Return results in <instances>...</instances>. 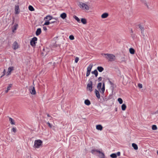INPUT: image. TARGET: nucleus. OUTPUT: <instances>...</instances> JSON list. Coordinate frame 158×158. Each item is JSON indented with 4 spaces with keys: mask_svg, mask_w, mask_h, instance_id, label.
I'll return each mask as SVG.
<instances>
[{
    "mask_svg": "<svg viewBox=\"0 0 158 158\" xmlns=\"http://www.w3.org/2000/svg\"><path fill=\"white\" fill-rule=\"evenodd\" d=\"M87 89L90 92L92 90V82L90 81V82L87 84Z\"/></svg>",
    "mask_w": 158,
    "mask_h": 158,
    "instance_id": "0eeeda50",
    "label": "nucleus"
},
{
    "mask_svg": "<svg viewBox=\"0 0 158 158\" xmlns=\"http://www.w3.org/2000/svg\"><path fill=\"white\" fill-rule=\"evenodd\" d=\"M84 102L85 104L87 106H89L90 104V102L88 99L85 100Z\"/></svg>",
    "mask_w": 158,
    "mask_h": 158,
    "instance_id": "4be33fe9",
    "label": "nucleus"
},
{
    "mask_svg": "<svg viewBox=\"0 0 158 158\" xmlns=\"http://www.w3.org/2000/svg\"><path fill=\"white\" fill-rule=\"evenodd\" d=\"M19 48L18 43L16 41L14 42L12 45V48L14 50H16Z\"/></svg>",
    "mask_w": 158,
    "mask_h": 158,
    "instance_id": "1a4fd4ad",
    "label": "nucleus"
},
{
    "mask_svg": "<svg viewBox=\"0 0 158 158\" xmlns=\"http://www.w3.org/2000/svg\"><path fill=\"white\" fill-rule=\"evenodd\" d=\"M67 16L66 14L65 13H63L60 15V17L63 19H65Z\"/></svg>",
    "mask_w": 158,
    "mask_h": 158,
    "instance_id": "a211bd4d",
    "label": "nucleus"
},
{
    "mask_svg": "<svg viewBox=\"0 0 158 158\" xmlns=\"http://www.w3.org/2000/svg\"><path fill=\"white\" fill-rule=\"evenodd\" d=\"M43 29L44 31H46L47 30V28L46 27H43Z\"/></svg>",
    "mask_w": 158,
    "mask_h": 158,
    "instance_id": "49530a36",
    "label": "nucleus"
},
{
    "mask_svg": "<svg viewBox=\"0 0 158 158\" xmlns=\"http://www.w3.org/2000/svg\"><path fill=\"white\" fill-rule=\"evenodd\" d=\"M69 38L70 40H73L74 39V37L73 35H70L69 36Z\"/></svg>",
    "mask_w": 158,
    "mask_h": 158,
    "instance_id": "4c0bfd02",
    "label": "nucleus"
},
{
    "mask_svg": "<svg viewBox=\"0 0 158 158\" xmlns=\"http://www.w3.org/2000/svg\"><path fill=\"white\" fill-rule=\"evenodd\" d=\"M105 90V84L104 83H103L102 85V88H101V89L99 90L100 91V92L102 93L103 94L104 93Z\"/></svg>",
    "mask_w": 158,
    "mask_h": 158,
    "instance_id": "f8f14e48",
    "label": "nucleus"
},
{
    "mask_svg": "<svg viewBox=\"0 0 158 158\" xmlns=\"http://www.w3.org/2000/svg\"><path fill=\"white\" fill-rule=\"evenodd\" d=\"M118 101L119 102V103L120 104H122L123 103V100L120 98H118Z\"/></svg>",
    "mask_w": 158,
    "mask_h": 158,
    "instance_id": "473e14b6",
    "label": "nucleus"
},
{
    "mask_svg": "<svg viewBox=\"0 0 158 158\" xmlns=\"http://www.w3.org/2000/svg\"><path fill=\"white\" fill-rule=\"evenodd\" d=\"M139 28H140V30H141V31H142V33H143V31L144 30V28L142 26H141V25H139Z\"/></svg>",
    "mask_w": 158,
    "mask_h": 158,
    "instance_id": "c9c22d12",
    "label": "nucleus"
},
{
    "mask_svg": "<svg viewBox=\"0 0 158 158\" xmlns=\"http://www.w3.org/2000/svg\"><path fill=\"white\" fill-rule=\"evenodd\" d=\"M156 113H158V110L156 111Z\"/></svg>",
    "mask_w": 158,
    "mask_h": 158,
    "instance_id": "6e6d98bb",
    "label": "nucleus"
},
{
    "mask_svg": "<svg viewBox=\"0 0 158 158\" xmlns=\"http://www.w3.org/2000/svg\"><path fill=\"white\" fill-rule=\"evenodd\" d=\"M29 91L31 94L35 95L36 94V91L34 86H31L29 88Z\"/></svg>",
    "mask_w": 158,
    "mask_h": 158,
    "instance_id": "423d86ee",
    "label": "nucleus"
},
{
    "mask_svg": "<svg viewBox=\"0 0 158 158\" xmlns=\"http://www.w3.org/2000/svg\"><path fill=\"white\" fill-rule=\"evenodd\" d=\"M90 72L87 71L86 74V76L88 77L90 74Z\"/></svg>",
    "mask_w": 158,
    "mask_h": 158,
    "instance_id": "37998d69",
    "label": "nucleus"
},
{
    "mask_svg": "<svg viewBox=\"0 0 158 158\" xmlns=\"http://www.w3.org/2000/svg\"><path fill=\"white\" fill-rule=\"evenodd\" d=\"M79 60V58L78 57H76L75 59V62L76 63H77Z\"/></svg>",
    "mask_w": 158,
    "mask_h": 158,
    "instance_id": "ea45409f",
    "label": "nucleus"
},
{
    "mask_svg": "<svg viewBox=\"0 0 158 158\" xmlns=\"http://www.w3.org/2000/svg\"><path fill=\"white\" fill-rule=\"evenodd\" d=\"M129 51L130 53L132 54H134L135 53V50L133 48H130L129 49Z\"/></svg>",
    "mask_w": 158,
    "mask_h": 158,
    "instance_id": "cd10ccee",
    "label": "nucleus"
},
{
    "mask_svg": "<svg viewBox=\"0 0 158 158\" xmlns=\"http://www.w3.org/2000/svg\"><path fill=\"white\" fill-rule=\"evenodd\" d=\"M126 105L124 104H122V105L121 106L122 110H126Z\"/></svg>",
    "mask_w": 158,
    "mask_h": 158,
    "instance_id": "a878e982",
    "label": "nucleus"
},
{
    "mask_svg": "<svg viewBox=\"0 0 158 158\" xmlns=\"http://www.w3.org/2000/svg\"><path fill=\"white\" fill-rule=\"evenodd\" d=\"M37 40V38L35 37H34L32 38L30 41L31 45L33 47H35V44L37 43L36 41Z\"/></svg>",
    "mask_w": 158,
    "mask_h": 158,
    "instance_id": "39448f33",
    "label": "nucleus"
},
{
    "mask_svg": "<svg viewBox=\"0 0 158 158\" xmlns=\"http://www.w3.org/2000/svg\"><path fill=\"white\" fill-rule=\"evenodd\" d=\"M14 23V21H13V22L12 23V24H13Z\"/></svg>",
    "mask_w": 158,
    "mask_h": 158,
    "instance_id": "4d7b16f0",
    "label": "nucleus"
},
{
    "mask_svg": "<svg viewBox=\"0 0 158 158\" xmlns=\"http://www.w3.org/2000/svg\"><path fill=\"white\" fill-rule=\"evenodd\" d=\"M28 9L29 10L31 11H33L35 10V9L31 5L29 6H28Z\"/></svg>",
    "mask_w": 158,
    "mask_h": 158,
    "instance_id": "c85d7f7f",
    "label": "nucleus"
},
{
    "mask_svg": "<svg viewBox=\"0 0 158 158\" xmlns=\"http://www.w3.org/2000/svg\"><path fill=\"white\" fill-rule=\"evenodd\" d=\"M53 19V17L52 16L50 15H47L44 19H46L48 20V21L50 20H51Z\"/></svg>",
    "mask_w": 158,
    "mask_h": 158,
    "instance_id": "2eb2a0df",
    "label": "nucleus"
},
{
    "mask_svg": "<svg viewBox=\"0 0 158 158\" xmlns=\"http://www.w3.org/2000/svg\"><path fill=\"white\" fill-rule=\"evenodd\" d=\"M102 55H104V57L109 61H112L114 60L115 59V56L112 54H102Z\"/></svg>",
    "mask_w": 158,
    "mask_h": 158,
    "instance_id": "f257e3e1",
    "label": "nucleus"
},
{
    "mask_svg": "<svg viewBox=\"0 0 158 158\" xmlns=\"http://www.w3.org/2000/svg\"><path fill=\"white\" fill-rule=\"evenodd\" d=\"M108 16L109 14L108 13H104L101 15V17L102 19H105Z\"/></svg>",
    "mask_w": 158,
    "mask_h": 158,
    "instance_id": "ddd939ff",
    "label": "nucleus"
},
{
    "mask_svg": "<svg viewBox=\"0 0 158 158\" xmlns=\"http://www.w3.org/2000/svg\"><path fill=\"white\" fill-rule=\"evenodd\" d=\"M76 20L78 23H80V19L77 16H74L73 17Z\"/></svg>",
    "mask_w": 158,
    "mask_h": 158,
    "instance_id": "7c9ffc66",
    "label": "nucleus"
},
{
    "mask_svg": "<svg viewBox=\"0 0 158 158\" xmlns=\"http://www.w3.org/2000/svg\"><path fill=\"white\" fill-rule=\"evenodd\" d=\"M132 147L135 150H137L138 149L137 145L135 143H133L132 144Z\"/></svg>",
    "mask_w": 158,
    "mask_h": 158,
    "instance_id": "5701e85b",
    "label": "nucleus"
},
{
    "mask_svg": "<svg viewBox=\"0 0 158 158\" xmlns=\"http://www.w3.org/2000/svg\"><path fill=\"white\" fill-rule=\"evenodd\" d=\"M50 24V22L49 21H46L45 23H44L43 25H47Z\"/></svg>",
    "mask_w": 158,
    "mask_h": 158,
    "instance_id": "72a5a7b5",
    "label": "nucleus"
},
{
    "mask_svg": "<svg viewBox=\"0 0 158 158\" xmlns=\"http://www.w3.org/2000/svg\"><path fill=\"white\" fill-rule=\"evenodd\" d=\"M81 23L84 24L86 23V21L85 19L84 18H82L81 19Z\"/></svg>",
    "mask_w": 158,
    "mask_h": 158,
    "instance_id": "bb28decb",
    "label": "nucleus"
},
{
    "mask_svg": "<svg viewBox=\"0 0 158 158\" xmlns=\"http://www.w3.org/2000/svg\"><path fill=\"white\" fill-rule=\"evenodd\" d=\"M92 73L94 74L96 77H97L98 75V72L97 70H95L94 71H92Z\"/></svg>",
    "mask_w": 158,
    "mask_h": 158,
    "instance_id": "393cba45",
    "label": "nucleus"
},
{
    "mask_svg": "<svg viewBox=\"0 0 158 158\" xmlns=\"http://www.w3.org/2000/svg\"><path fill=\"white\" fill-rule=\"evenodd\" d=\"M91 152L92 154L96 155H97V153H99L98 156L100 158H105V156L104 153L100 150L94 149L91 150Z\"/></svg>",
    "mask_w": 158,
    "mask_h": 158,
    "instance_id": "f03ea898",
    "label": "nucleus"
},
{
    "mask_svg": "<svg viewBox=\"0 0 158 158\" xmlns=\"http://www.w3.org/2000/svg\"><path fill=\"white\" fill-rule=\"evenodd\" d=\"M152 129L153 130H156L157 129V127L156 125H153L152 127Z\"/></svg>",
    "mask_w": 158,
    "mask_h": 158,
    "instance_id": "f704fd0d",
    "label": "nucleus"
},
{
    "mask_svg": "<svg viewBox=\"0 0 158 158\" xmlns=\"http://www.w3.org/2000/svg\"><path fill=\"white\" fill-rule=\"evenodd\" d=\"M78 5L79 7L82 10H89V6L85 3L80 2H79Z\"/></svg>",
    "mask_w": 158,
    "mask_h": 158,
    "instance_id": "7ed1b4c3",
    "label": "nucleus"
},
{
    "mask_svg": "<svg viewBox=\"0 0 158 158\" xmlns=\"http://www.w3.org/2000/svg\"><path fill=\"white\" fill-rule=\"evenodd\" d=\"M138 86L139 87V88L140 89L142 88V85L141 84H138Z\"/></svg>",
    "mask_w": 158,
    "mask_h": 158,
    "instance_id": "a19ab883",
    "label": "nucleus"
},
{
    "mask_svg": "<svg viewBox=\"0 0 158 158\" xmlns=\"http://www.w3.org/2000/svg\"><path fill=\"white\" fill-rule=\"evenodd\" d=\"M41 32V29L40 28H38L36 31V35L37 36L40 35Z\"/></svg>",
    "mask_w": 158,
    "mask_h": 158,
    "instance_id": "dca6fc26",
    "label": "nucleus"
},
{
    "mask_svg": "<svg viewBox=\"0 0 158 158\" xmlns=\"http://www.w3.org/2000/svg\"><path fill=\"white\" fill-rule=\"evenodd\" d=\"M9 121L10 122V123L12 125H14L15 124V123L14 122V120L12 119L11 118L9 117Z\"/></svg>",
    "mask_w": 158,
    "mask_h": 158,
    "instance_id": "aec40b11",
    "label": "nucleus"
},
{
    "mask_svg": "<svg viewBox=\"0 0 158 158\" xmlns=\"http://www.w3.org/2000/svg\"><path fill=\"white\" fill-rule=\"evenodd\" d=\"M12 85L11 84H10L7 87V89L8 90H9L10 89V88L12 86Z\"/></svg>",
    "mask_w": 158,
    "mask_h": 158,
    "instance_id": "58836bf2",
    "label": "nucleus"
},
{
    "mask_svg": "<svg viewBox=\"0 0 158 158\" xmlns=\"http://www.w3.org/2000/svg\"><path fill=\"white\" fill-rule=\"evenodd\" d=\"M102 77H100L98 78V81H101L102 80Z\"/></svg>",
    "mask_w": 158,
    "mask_h": 158,
    "instance_id": "a18cd8bd",
    "label": "nucleus"
},
{
    "mask_svg": "<svg viewBox=\"0 0 158 158\" xmlns=\"http://www.w3.org/2000/svg\"><path fill=\"white\" fill-rule=\"evenodd\" d=\"M116 155H117V156H119L120 155V152H118L116 153Z\"/></svg>",
    "mask_w": 158,
    "mask_h": 158,
    "instance_id": "c03bdc74",
    "label": "nucleus"
},
{
    "mask_svg": "<svg viewBox=\"0 0 158 158\" xmlns=\"http://www.w3.org/2000/svg\"><path fill=\"white\" fill-rule=\"evenodd\" d=\"M14 70V67H10L8 68V71L6 74V76L10 75L11 74V72Z\"/></svg>",
    "mask_w": 158,
    "mask_h": 158,
    "instance_id": "6e6552de",
    "label": "nucleus"
},
{
    "mask_svg": "<svg viewBox=\"0 0 158 158\" xmlns=\"http://www.w3.org/2000/svg\"><path fill=\"white\" fill-rule=\"evenodd\" d=\"M96 129L98 130L101 131L102 129V127L101 125H98L96 126Z\"/></svg>",
    "mask_w": 158,
    "mask_h": 158,
    "instance_id": "f3484780",
    "label": "nucleus"
},
{
    "mask_svg": "<svg viewBox=\"0 0 158 158\" xmlns=\"http://www.w3.org/2000/svg\"><path fill=\"white\" fill-rule=\"evenodd\" d=\"M11 131L13 132L14 133H15L16 132V128L13 127L11 130Z\"/></svg>",
    "mask_w": 158,
    "mask_h": 158,
    "instance_id": "e433bc0d",
    "label": "nucleus"
},
{
    "mask_svg": "<svg viewBox=\"0 0 158 158\" xmlns=\"http://www.w3.org/2000/svg\"><path fill=\"white\" fill-rule=\"evenodd\" d=\"M6 70L5 69H4L3 70V74L1 76V77H2L3 76L6 74Z\"/></svg>",
    "mask_w": 158,
    "mask_h": 158,
    "instance_id": "79ce46f5",
    "label": "nucleus"
},
{
    "mask_svg": "<svg viewBox=\"0 0 158 158\" xmlns=\"http://www.w3.org/2000/svg\"><path fill=\"white\" fill-rule=\"evenodd\" d=\"M42 141L40 139L36 140L34 142V147L35 148H38L41 145Z\"/></svg>",
    "mask_w": 158,
    "mask_h": 158,
    "instance_id": "20e7f679",
    "label": "nucleus"
},
{
    "mask_svg": "<svg viewBox=\"0 0 158 158\" xmlns=\"http://www.w3.org/2000/svg\"><path fill=\"white\" fill-rule=\"evenodd\" d=\"M47 116L48 117H51L50 115L48 114H47Z\"/></svg>",
    "mask_w": 158,
    "mask_h": 158,
    "instance_id": "864d4df0",
    "label": "nucleus"
},
{
    "mask_svg": "<svg viewBox=\"0 0 158 158\" xmlns=\"http://www.w3.org/2000/svg\"><path fill=\"white\" fill-rule=\"evenodd\" d=\"M110 83V84L111 85H112L113 84V83H112V82L110 81H109Z\"/></svg>",
    "mask_w": 158,
    "mask_h": 158,
    "instance_id": "3c124183",
    "label": "nucleus"
},
{
    "mask_svg": "<svg viewBox=\"0 0 158 158\" xmlns=\"http://www.w3.org/2000/svg\"><path fill=\"white\" fill-rule=\"evenodd\" d=\"M97 69L100 72H102L103 70V68L101 66H98L97 68Z\"/></svg>",
    "mask_w": 158,
    "mask_h": 158,
    "instance_id": "412c9836",
    "label": "nucleus"
},
{
    "mask_svg": "<svg viewBox=\"0 0 158 158\" xmlns=\"http://www.w3.org/2000/svg\"><path fill=\"white\" fill-rule=\"evenodd\" d=\"M19 6L18 5H15V14H18L19 13Z\"/></svg>",
    "mask_w": 158,
    "mask_h": 158,
    "instance_id": "9b49d317",
    "label": "nucleus"
},
{
    "mask_svg": "<svg viewBox=\"0 0 158 158\" xmlns=\"http://www.w3.org/2000/svg\"><path fill=\"white\" fill-rule=\"evenodd\" d=\"M55 21H53V22H50V24L51 23H55Z\"/></svg>",
    "mask_w": 158,
    "mask_h": 158,
    "instance_id": "603ef678",
    "label": "nucleus"
},
{
    "mask_svg": "<svg viewBox=\"0 0 158 158\" xmlns=\"http://www.w3.org/2000/svg\"><path fill=\"white\" fill-rule=\"evenodd\" d=\"M18 24L17 23H15L14 25L12 28V32H14L16 30L18 27Z\"/></svg>",
    "mask_w": 158,
    "mask_h": 158,
    "instance_id": "9d476101",
    "label": "nucleus"
},
{
    "mask_svg": "<svg viewBox=\"0 0 158 158\" xmlns=\"http://www.w3.org/2000/svg\"><path fill=\"white\" fill-rule=\"evenodd\" d=\"M92 67L93 65L92 64H89L87 68V71L90 72Z\"/></svg>",
    "mask_w": 158,
    "mask_h": 158,
    "instance_id": "6ab92c4d",
    "label": "nucleus"
},
{
    "mask_svg": "<svg viewBox=\"0 0 158 158\" xmlns=\"http://www.w3.org/2000/svg\"><path fill=\"white\" fill-rule=\"evenodd\" d=\"M157 155H158V150L157 151Z\"/></svg>",
    "mask_w": 158,
    "mask_h": 158,
    "instance_id": "5fc2aeb1",
    "label": "nucleus"
},
{
    "mask_svg": "<svg viewBox=\"0 0 158 158\" xmlns=\"http://www.w3.org/2000/svg\"><path fill=\"white\" fill-rule=\"evenodd\" d=\"M52 19H55V20H58V18H53Z\"/></svg>",
    "mask_w": 158,
    "mask_h": 158,
    "instance_id": "09e8293b",
    "label": "nucleus"
},
{
    "mask_svg": "<svg viewBox=\"0 0 158 158\" xmlns=\"http://www.w3.org/2000/svg\"><path fill=\"white\" fill-rule=\"evenodd\" d=\"M110 156L112 158H116L117 157V155H116V153H112Z\"/></svg>",
    "mask_w": 158,
    "mask_h": 158,
    "instance_id": "2f4dec72",
    "label": "nucleus"
},
{
    "mask_svg": "<svg viewBox=\"0 0 158 158\" xmlns=\"http://www.w3.org/2000/svg\"><path fill=\"white\" fill-rule=\"evenodd\" d=\"M95 94L96 95L97 97V98L98 99H100V95L99 92L98 90L95 89Z\"/></svg>",
    "mask_w": 158,
    "mask_h": 158,
    "instance_id": "4468645a",
    "label": "nucleus"
},
{
    "mask_svg": "<svg viewBox=\"0 0 158 158\" xmlns=\"http://www.w3.org/2000/svg\"><path fill=\"white\" fill-rule=\"evenodd\" d=\"M8 91H9L7 89L5 91V93H7Z\"/></svg>",
    "mask_w": 158,
    "mask_h": 158,
    "instance_id": "8fccbe9b",
    "label": "nucleus"
},
{
    "mask_svg": "<svg viewBox=\"0 0 158 158\" xmlns=\"http://www.w3.org/2000/svg\"><path fill=\"white\" fill-rule=\"evenodd\" d=\"M144 4L148 7V5L147 4V2L145 1V2H144Z\"/></svg>",
    "mask_w": 158,
    "mask_h": 158,
    "instance_id": "de8ad7c7",
    "label": "nucleus"
},
{
    "mask_svg": "<svg viewBox=\"0 0 158 158\" xmlns=\"http://www.w3.org/2000/svg\"><path fill=\"white\" fill-rule=\"evenodd\" d=\"M102 83L101 82L99 83L98 85H97V88L98 89V90H99L102 87Z\"/></svg>",
    "mask_w": 158,
    "mask_h": 158,
    "instance_id": "c756f323",
    "label": "nucleus"
},
{
    "mask_svg": "<svg viewBox=\"0 0 158 158\" xmlns=\"http://www.w3.org/2000/svg\"><path fill=\"white\" fill-rule=\"evenodd\" d=\"M47 124L48 125L49 127L51 128H52L53 130H54V126L52 125L49 122H47Z\"/></svg>",
    "mask_w": 158,
    "mask_h": 158,
    "instance_id": "b1692460",
    "label": "nucleus"
}]
</instances>
